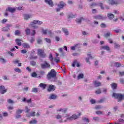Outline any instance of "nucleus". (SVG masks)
Listing matches in <instances>:
<instances>
[{
    "instance_id": "1",
    "label": "nucleus",
    "mask_w": 124,
    "mask_h": 124,
    "mask_svg": "<svg viewBox=\"0 0 124 124\" xmlns=\"http://www.w3.org/2000/svg\"><path fill=\"white\" fill-rule=\"evenodd\" d=\"M82 115V113L79 112L78 115H76V114H73L70 117H68L64 121V122H66V121H69L70 122H72L73 120H77V119H79L80 118V116Z\"/></svg>"
},
{
    "instance_id": "2",
    "label": "nucleus",
    "mask_w": 124,
    "mask_h": 124,
    "mask_svg": "<svg viewBox=\"0 0 124 124\" xmlns=\"http://www.w3.org/2000/svg\"><path fill=\"white\" fill-rule=\"evenodd\" d=\"M112 97H114L116 99H118V102L122 101V100H124V94H122L121 93H114L112 94Z\"/></svg>"
},
{
    "instance_id": "3",
    "label": "nucleus",
    "mask_w": 124,
    "mask_h": 124,
    "mask_svg": "<svg viewBox=\"0 0 124 124\" xmlns=\"http://www.w3.org/2000/svg\"><path fill=\"white\" fill-rule=\"evenodd\" d=\"M57 76V73L56 71L54 69H52L50 71V72L47 74V78L50 80L52 78H54L56 79V76Z\"/></svg>"
},
{
    "instance_id": "4",
    "label": "nucleus",
    "mask_w": 124,
    "mask_h": 124,
    "mask_svg": "<svg viewBox=\"0 0 124 124\" xmlns=\"http://www.w3.org/2000/svg\"><path fill=\"white\" fill-rule=\"evenodd\" d=\"M107 2L110 5H117L122 3V1L120 0H107Z\"/></svg>"
},
{
    "instance_id": "5",
    "label": "nucleus",
    "mask_w": 124,
    "mask_h": 124,
    "mask_svg": "<svg viewBox=\"0 0 124 124\" xmlns=\"http://www.w3.org/2000/svg\"><path fill=\"white\" fill-rule=\"evenodd\" d=\"M50 67L51 65L46 61H45L44 63L41 64V68L42 69H46V68H50Z\"/></svg>"
},
{
    "instance_id": "6",
    "label": "nucleus",
    "mask_w": 124,
    "mask_h": 124,
    "mask_svg": "<svg viewBox=\"0 0 124 124\" xmlns=\"http://www.w3.org/2000/svg\"><path fill=\"white\" fill-rule=\"evenodd\" d=\"M38 55L41 57V58H45L46 54H44V51L42 49H39L38 50Z\"/></svg>"
},
{
    "instance_id": "7",
    "label": "nucleus",
    "mask_w": 124,
    "mask_h": 124,
    "mask_svg": "<svg viewBox=\"0 0 124 124\" xmlns=\"http://www.w3.org/2000/svg\"><path fill=\"white\" fill-rule=\"evenodd\" d=\"M16 8L15 7H8L6 9V11H8V12H10V13H14L16 11Z\"/></svg>"
},
{
    "instance_id": "8",
    "label": "nucleus",
    "mask_w": 124,
    "mask_h": 124,
    "mask_svg": "<svg viewBox=\"0 0 124 124\" xmlns=\"http://www.w3.org/2000/svg\"><path fill=\"white\" fill-rule=\"evenodd\" d=\"M0 93L1 94H4L7 92V89H5V87L3 85L0 86Z\"/></svg>"
},
{
    "instance_id": "9",
    "label": "nucleus",
    "mask_w": 124,
    "mask_h": 124,
    "mask_svg": "<svg viewBox=\"0 0 124 124\" xmlns=\"http://www.w3.org/2000/svg\"><path fill=\"white\" fill-rule=\"evenodd\" d=\"M56 90V86L53 85H50L48 86V88L47 89V91L50 92H54Z\"/></svg>"
},
{
    "instance_id": "10",
    "label": "nucleus",
    "mask_w": 124,
    "mask_h": 124,
    "mask_svg": "<svg viewBox=\"0 0 124 124\" xmlns=\"http://www.w3.org/2000/svg\"><path fill=\"white\" fill-rule=\"evenodd\" d=\"M24 19L25 21L29 20V19H31L32 16L31 14H24L23 15Z\"/></svg>"
},
{
    "instance_id": "11",
    "label": "nucleus",
    "mask_w": 124,
    "mask_h": 124,
    "mask_svg": "<svg viewBox=\"0 0 124 124\" xmlns=\"http://www.w3.org/2000/svg\"><path fill=\"white\" fill-rule=\"evenodd\" d=\"M46 3L48 4L50 7H53L54 6V2L52 0H45Z\"/></svg>"
},
{
    "instance_id": "12",
    "label": "nucleus",
    "mask_w": 124,
    "mask_h": 124,
    "mask_svg": "<svg viewBox=\"0 0 124 124\" xmlns=\"http://www.w3.org/2000/svg\"><path fill=\"white\" fill-rule=\"evenodd\" d=\"M88 58H86V62H88V63L91 64V62H90V60H93V57L92 55L90 53L87 54Z\"/></svg>"
},
{
    "instance_id": "13",
    "label": "nucleus",
    "mask_w": 124,
    "mask_h": 124,
    "mask_svg": "<svg viewBox=\"0 0 124 124\" xmlns=\"http://www.w3.org/2000/svg\"><path fill=\"white\" fill-rule=\"evenodd\" d=\"M94 19L98 20H104V19H106V17H103L102 16L99 15L98 16H94Z\"/></svg>"
},
{
    "instance_id": "14",
    "label": "nucleus",
    "mask_w": 124,
    "mask_h": 124,
    "mask_svg": "<svg viewBox=\"0 0 124 124\" xmlns=\"http://www.w3.org/2000/svg\"><path fill=\"white\" fill-rule=\"evenodd\" d=\"M94 87H95V88L100 87L101 86V82L97 80H95L94 82Z\"/></svg>"
},
{
    "instance_id": "15",
    "label": "nucleus",
    "mask_w": 124,
    "mask_h": 124,
    "mask_svg": "<svg viewBox=\"0 0 124 124\" xmlns=\"http://www.w3.org/2000/svg\"><path fill=\"white\" fill-rule=\"evenodd\" d=\"M65 5H66V4L63 1H61L59 4H58V7H60V8H63Z\"/></svg>"
},
{
    "instance_id": "16",
    "label": "nucleus",
    "mask_w": 124,
    "mask_h": 124,
    "mask_svg": "<svg viewBox=\"0 0 124 124\" xmlns=\"http://www.w3.org/2000/svg\"><path fill=\"white\" fill-rule=\"evenodd\" d=\"M85 19L83 17L78 18L76 19V22L77 24H81L82 21H84Z\"/></svg>"
},
{
    "instance_id": "17",
    "label": "nucleus",
    "mask_w": 124,
    "mask_h": 124,
    "mask_svg": "<svg viewBox=\"0 0 124 124\" xmlns=\"http://www.w3.org/2000/svg\"><path fill=\"white\" fill-rule=\"evenodd\" d=\"M57 98H58V96L54 94H51L50 96L48 97L49 99L55 100V99H57Z\"/></svg>"
},
{
    "instance_id": "18",
    "label": "nucleus",
    "mask_w": 124,
    "mask_h": 124,
    "mask_svg": "<svg viewBox=\"0 0 124 124\" xmlns=\"http://www.w3.org/2000/svg\"><path fill=\"white\" fill-rule=\"evenodd\" d=\"M67 18L68 19H73V18H75V15H73L72 13H70L68 14Z\"/></svg>"
},
{
    "instance_id": "19",
    "label": "nucleus",
    "mask_w": 124,
    "mask_h": 124,
    "mask_svg": "<svg viewBox=\"0 0 124 124\" xmlns=\"http://www.w3.org/2000/svg\"><path fill=\"white\" fill-rule=\"evenodd\" d=\"M21 41H22V40L20 39H16V42L17 45H18V46H22V43L21 42Z\"/></svg>"
},
{
    "instance_id": "20",
    "label": "nucleus",
    "mask_w": 124,
    "mask_h": 124,
    "mask_svg": "<svg viewBox=\"0 0 124 124\" xmlns=\"http://www.w3.org/2000/svg\"><path fill=\"white\" fill-rule=\"evenodd\" d=\"M62 31L64 33H65V35H68L69 34V32L67 29L62 28Z\"/></svg>"
},
{
    "instance_id": "21",
    "label": "nucleus",
    "mask_w": 124,
    "mask_h": 124,
    "mask_svg": "<svg viewBox=\"0 0 124 124\" xmlns=\"http://www.w3.org/2000/svg\"><path fill=\"white\" fill-rule=\"evenodd\" d=\"M104 37H106V38H108V37H110V36H112V33L108 31L106 34H104Z\"/></svg>"
},
{
    "instance_id": "22",
    "label": "nucleus",
    "mask_w": 124,
    "mask_h": 124,
    "mask_svg": "<svg viewBox=\"0 0 124 124\" xmlns=\"http://www.w3.org/2000/svg\"><path fill=\"white\" fill-rule=\"evenodd\" d=\"M11 25H7V26L6 27H3L2 28V31H9V27H10Z\"/></svg>"
},
{
    "instance_id": "23",
    "label": "nucleus",
    "mask_w": 124,
    "mask_h": 124,
    "mask_svg": "<svg viewBox=\"0 0 124 124\" xmlns=\"http://www.w3.org/2000/svg\"><path fill=\"white\" fill-rule=\"evenodd\" d=\"M103 107L101 105H96L94 107V109L95 110H100V109H102Z\"/></svg>"
},
{
    "instance_id": "24",
    "label": "nucleus",
    "mask_w": 124,
    "mask_h": 124,
    "mask_svg": "<svg viewBox=\"0 0 124 124\" xmlns=\"http://www.w3.org/2000/svg\"><path fill=\"white\" fill-rule=\"evenodd\" d=\"M101 49H103V50H106L107 51H110V47L107 46H102Z\"/></svg>"
},
{
    "instance_id": "25",
    "label": "nucleus",
    "mask_w": 124,
    "mask_h": 124,
    "mask_svg": "<svg viewBox=\"0 0 124 124\" xmlns=\"http://www.w3.org/2000/svg\"><path fill=\"white\" fill-rule=\"evenodd\" d=\"M23 112H24V110L18 108L16 110V115H20V114H22Z\"/></svg>"
},
{
    "instance_id": "26",
    "label": "nucleus",
    "mask_w": 124,
    "mask_h": 124,
    "mask_svg": "<svg viewBox=\"0 0 124 124\" xmlns=\"http://www.w3.org/2000/svg\"><path fill=\"white\" fill-rule=\"evenodd\" d=\"M35 25H36V24H34V23H33V21L31 23V27H32V28L35 29H38V26Z\"/></svg>"
},
{
    "instance_id": "27",
    "label": "nucleus",
    "mask_w": 124,
    "mask_h": 124,
    "mask_svg": "<svg viewBox=\"0 0 124 124\" xmlns=\"http://www.w3.org/2000/svg\"><path fill=\"white\" fill-rule=\"evenodd\" d=\"M82 120L84 123H86V124H89L90 123V119L86 117H83Z\"/></svg>"
},
{
    "instance_id": "28",
    "label": "nucleus",
    "mask_w": 124,
    "mask_h": 124,
    "mask_svg": "<svg viewBox=\"0 0 124 124\" xmlns=\"http://www.w3.org/2000/svg\"><path fill=\"white\" fill-rule=\"evenodd\" d=\"M33 21V23H34V24H37L38 25H42L43 23L42 21H40L39 20H34Z\"/></svg>"
},
{
    "instance_id": "29",
    "label": "nucleus",
    "mask_w": 124,
    "mask_h": 124,
    "mask_svg": "<svg viewBox=\"0 0 124 124\" xmlns=\"http://www.w3.org/2000/svg\"><path fill=\"white\" fill-rule=\"evenodd\" d=\"M95 114L96 115H103V111L101 110H96L95 111Z\"/></svg>"
},
{
    "instance_id": "30",
    "label": "nucleus",
    "mask_w": 124,
    "mask_h": 124,
    "mask_svg": "<svg viewBox=\"0 0 124 124\" xmlns=\"http://www.w3.org/2000/svg\"><path fill=\"white\" fill-rule=\"evenodd\" d=\"M99 61L98 60H95L94 62V65L96 68H98V62Z\"/></svg>"
},
{
    "instance_id": "31",
    "label": "nucleus",
    "mask_w": 124,
    "mask_h": 124,
    "mask_svg": "<svg viewBox=\"0 0 124 124\" xmlns=\"http://www.w3.org/2000/svg\"><path fill=\"white\" fill-rule=\"evenodd\" d=\"M108 17L109 20H112V19L114 18V15H113L112 14H108Z\"/></svg>"
},
{
    "instance_id": "32",
    "label": "nucleus",
    "mask_w": 124,
    "mask_h": 124,
    "mask_svg": "<svg viewBox=\"0 0 124 124\" xmlns=\"http://www.w3.org/2000/svg\"><path fill=\"white\" fill-rule=\"evenodd\" d=\"M83 78H84V74H80L78 76V80H80V79H83Z\"/></svg>"
},
{
    "instance_id": "33",
    "label": "nucleus",
    "mask_w": 124,
    "mask_h": 124,
    "mask_svg": "<svg viewBox=\"0 0 124 124\" xmlns=\"http://www.w3.org/2000/svg\"><path fill=\"white\" fill-rule=\"evenodd\" d=\"M22 46L24 48H30V45H29V44L23 43L22 44Z\"/></svg>"
},
{
    "instance_id": "34",
    "label": "nucleus",
    "mask_w": 124,
    "mask_h": 124,
    "mask_svg": "<svg viewBox=\"0 0 124 124\" xmlns=\"http://www.w3.org/2000/svg\"><path fill=\"white\" fill-rule=\"evenodd\" d=\"M95 93H96V94H100L101 93V90H100V88L98 89L95 91Z\"/></svg>"
},
{
    "instance_id": "35",
    "label": "nucleus",
    "mask_w": 124,
    "mask_h": 124,
    "mask_svg": "<svg viewBox=\"0 0 124 124\" xmlns=\"http://www.w3.org/2000/svg\"><path fill=\"white\" fill-rule=\"evenodd\" d=\"M7 102L9 103V104H14L15 102H14L13 100H12L11 99H8L7 100Z\"/></svg>"
},
{
    "instance_id": "36",
    "label": "nucleus",
    "mask_w": 124,
    "mask_h": 124,
    "mask_svg": "<svg viewBox=\"0 0 124 124\" xmlns=\"http://www.w3.org/2000/svg\"><path fill=\"white\" fill-rule=\"evenodd\" d=\"M30 60H37V56H33V55H31V56L29 57Z\"/></svg>"
},
{
    "instance_id": "37",
    "label": "nucleus",
    "mask_w": 124,
    "mask_h": 124,
    "mask_svg": "<svg viewBox=\"0 0 124 124\" xmlns=\"http://www.w3.org/2000/svg\"><path fill=\"white\" fill-rule=\"evenodd\" d=\"M30 64L31 65H32V66H35V65H36V62L33 61H31Z\"/></svg>"
},
{
    "instance_id": "38",
    "label": "nucleus",
    "mask_w": 124,
    "mask_h": 124,
    "mask_svg": "<svg viewBox=\"0 0 124 124\" xmlns=\"http://www.w3.org/2000/svg\"><path fill=\"white\" fill-rule=\"evenodd\" d=\"M46 86L47 85L46 84H44L43 83H41L39 84V87H40V88H42L44 89H46Z\"/></svg>"
},
{
    "instance_id": "39",
    "label": "nucleus",
    "mask_w": 124,
    "mask_h": 124,
    "mask_svg": "<svg viewBox=\"0 0 124 124\" xmlns=\"http://www.w3.org/2000/svg\"><path fill=\"white\" fill-rule=\"evenodd\" d=\"M15 71H16V72H18V73H22V70H21V69L17 67L15 68Z\"/></svg>"
},
{
    "instance_id": "40",
    "label": "nucleus",
    "mask_w": 124,
    "mask_h": 124,
    "mask_svg": "<svg viewBox=\"0 0 124 124\" xmlns=\"http://www.w3.org/2000/svg\"><path fill=\"white\" fill-rule=\"evenodd\" d=\"M111 88L113 89V90H116V89H117V84L112 83L111 84Z\"/></svg>"
},
{
    "instance_id": "41",
    "label": "nucleus",
    "mask_w": 124,
    "mask_h": 124,
    "mask_svg": "<svg viewBox=\"0 0 124 124\" xmlns=\"http://www.w3.org/2000/svg\"><path fill=\"white\" fill-rule=\"evenodd\" d=\"M25 32L26 33V34H27V35L31 34V30L29 28L25 30Z\"/></svg>"
},
{
    "instance_id": "42",
    "label": "nucleus",
    "mask_w": 124,
    "mask_h": 124,
    "mask_svg": "<svg viewBox=\"0 0 124 124\" xmlns=\"http://www.w3.org/2000/svg\"><path fill=\"white\" fill-rule=\"evenodd\" d=\"M15 35H20L21 32L19 30H16L15 32Z\"/></svg>"
},
{
    "instance_id": "43",
    "label": "nucleus",
    "mask_w": 124,
    "mask_h": 124,
    "mask_svg": "<svg viewBox=\"0 0 124 124\" xmlns=\"http://www.w3.org/2000/svg\"><path fill=\"white\" fill-rule=\"evenodd\" d=\"M36 123H37V121H36L35 119L31 120L30 122V124H35Z\"/></svg>"
},
{
    "instance_id": "44",
    "label": "nucleus",
    "mask_w": 124,
    "mask_h": 124,
    "mask_svg": "<svg viewBox=\"0 0 124 124\" xmlns=\"http://www.w3.org/2000/svg\"><path fill=\"white\" fill-rule=\"evenodd\" d=\"M78 45H79V44H77V45H75L73 46H71V49H72L73 51H75V49H76L75 47H77L78 46Z\"/></svg>"
},
{
    "instance_id": "45",
    "label": "nucleus",
    "mask_w": 124,
    "mask_h": 124,
    "mask_svg": "<svg viewBox=\"0 0 124 124\" xmlns=\"http://www.w3.org/2000/svg\"><path fill=\"white\" fill-rule=\"evenodd\" d=\"M114 64L116 67H119V66H121V63L119 62H115L114 63Z\"/></svg>"
},
{
    "instance_id": "46",
    "label": "nucleus",
    "mask_w": 124,
    "mask_h": 124,
    "mask_svg": "<svg viewBox=\"0 0 124 124\" xmlns=\"http://www.w3.org/2000/svg\"><path fill=\"white\" fill-rule=\"evenodd\" d=\"M49 59L51 61V62H53V60H54V58H53V55H52V53H50L49 54Z\"/></svg>"
},
{
    "instance_id": "47",
    "label": "nucleus",
    "mask_w": 124,
    "mask_h": 124,
    "mask_svg": "<svg viewBox=\"0 0 124 124\" xmlns=\"http://www.w3.org/2000/svg\"><path fill=\"white\" fill-rule=\"evenodd\" d=\"M37 92H38V90L37 89V88H34L32 89V91H31L32 93H37Z\"/></svg>"
},
{
    "instance_id": "48",
    "label": "nucleus",
    "mask_w": 124,
    "mask_h": 124,
    "mask_svg": "<svg viewBox=\"0 0 124 124\" xmlns=\"http://www.w3.org/2000/svg\"><path fill=\"white\" fill-rule=\"evenodd\" d=\"M0 62H2V63H5V62H6V61L5 60V59L3 58H0Z\"/></svg>"
},
{
    "instance_id": "49",
    "label": "nucleus",
    "mask_w": 124,
    "mask_h": 124,
    "mask_svg": "<svg viewBox=\"0 0 124 124\" xmlns=\"http://www.w3.org/2000/svg\"><path fill=\"white\" fill-rule=\"evenodd\" d=\"M37 43L38 44H40L41 43H42V40L41 38H39L37 40Z\"/></svg>"
},
{
    "instance_id": "50",
    "label": "nucleus",
    "mask_w": 124,
    "mask_h": 124,
    "mask_svg": "<svg viewBox=\"0 0 124 124\" xmlns=\"http://www.w3.org/2000/svg\"><path fill=\"white\" fill-rule=\"evenodd\" d=\"M93 120L95 122H99V117H93Z\"/></svg>"
},
{
    "instance_id": "51",
    "label": "nucleus",
    "mask_w": 124,
    "mask_h": 124,
    "mask_svg": "<svg viewBox=\"0 0 124 124\" xmlns=\"http://www.w3.org/2000/svg\"><path fill=\"white\" fill-rule=\"evenodd\" d=\"M76 63H77V61H74V62L72 64V66H73V67H75V65H76Z\"/></svg>"
},
{
    "instance_id": "52",
    "label": "nucleus",
    "mask_w": 124,
    "mask_h": 124,
    "mask_svg": "<svg viewBox=\"0 0 124 124\" xmlns=\"http://www.w3.org/2000/svg\"><path fill=\"white\" fill-rule=\"evenodd\" d=\"M45 40L47 43H51V40H50V39H48V38H45Z\"/></svg>"
},
{
    "instance_id": "53",
    "label": "nucleus",
    "mask_w": 124,
    "mask_h": 124,
    "mask_svg": "<svg viewBox=\"0 0 124 124\" xmlns=\"http://www.w3.org/2000/svg\"><path fill=\"white\" fill-rule=\"evenodd\" d=\"M37 76V74L36 72H33L31 74L32 77H36Z\"/></svg>"
},
{
    "instance_id": "54",
    "label": "nucleus",
    "mask_w": 124,
    "mask_h": 124,
    "mask_svg": "<svg viewBox=\"0 0 124 124\" xmlns=\"http://www.w3.org/2000/svg\"><path fill=\"white\" fill-rule=\"evenodd\" d=\"M62 115L58 114L57 115H56V119H57V120H59L60 119H62Z\"/></svg>"
},
{
    "instance_id": "55",
    "label": "nucleus",
    "mask_w": 124,
    "mask_h": 124,
    "mask_svg": "<svg viewBox=\"0 0 124 124\" xmlns=\"http://www.w3.org/2000/svg\"><path fill=\"white\" fill-rule=\"evenodd\" d=\"M66 111H67V109L66 108H62L61 112L64 113V114H65L66 113Z\"/></svg>"
},
{
    "instance_id": "56",
    "label": "nucleus",
    "mask_w": 124,
    "mask_h": 124,
    "mask_svg": "<svg viewBox=\"0 0 124 124\" xmlns=\"http://www.w3.org/2000/svg\"><path fill=\"white\" fill-rule=\"evenodd\" d=\"M34 40H35L34 37H31V39L30 40L31 43H32L33 42H34Z\"/></svg>"
},
{
    "instance_id": "57",
    "label": "nucleus",
    "mask_w": 124,
    "mask_h": 124,
    "mask_svg": "<svg viewBox=\"0 0 124 124\" xmlns=\"http://www.w3.org/2000/svg\"><path fill=\"white\" fill-rule=\"evenodd\" d=\"M101 28H106V24H104V23H102L101 24Z\"/></svg>"
},
{
    "instance_id": "58",
    "label": "nucleus",
    "mask_w": 124,
    "mask_h": 124,
    "mask_svg": "<svg viewBox=\"0 0 124 124\" xmlns=\"http://www.w3.org/2000/svg\"><path fill=\"white\" fill-rule=\"evenodd\" d=\"M108 41L109 43H110V44H112L113 43V40L112 39L108 38Z\"/></svg>"
},
{
    "instance_id": "59",
    "label": "nucleus",
    "mask_w": 124,
    "mask_h": 124,
    "mask_svg": "<svg viewBox=\"0 0 124 124\" xmlns=\"http://www.w3.org/2000/svg\"><path fill=\"white\" fill-rule=\"evenodd\" d=\"M22 54H26L27 53V50L26 49H22L21 50Z\"/></svg>"
},
{
    "instance_id": "60",
    "label": "nucleus",
    "mask_w": 124,
    "mask_h": 124,
    "mask_svg": "<svg viewBox=\"0 0 124 124\" xmlns=\"http://www.w3.org/2000/svg\"><path fill=\"white\" fill-rule=\"evenodd\" d=\"M67 3H68V4H72L73 3V1L71 0H68Z\"/></svg>"
},
{
    "instance_id": "61",
    "label": "nucleus",
    "mask_w": 124,
    "mask_h": 124,
    "mask_svg": "<svg viewBox=\"0 0 124 124\" xmlns=\"http://www.w3.org/2000/svg\"><path fill=\"white\" fill-rule=\"evenodd\" d=\"M47 34H49V35H52V31L51 30H47Z\"/></svg>"
},
{
    "instance_id": "62",
    "label": "nucleus",
    "mask_w": 124,
    "mask_h": 124,
    "mask_svg": "<svg viewBox=\"0 0 124 124\" xmlns=\"http://www.w3.org/2000/svg\"><path fill=\"white\" fill-rule=\"evenodd\" d=\"M7 116H8V113L7 112L3 113V117H7Z\"/></svg>"
},
{
    "instance_id": "63",
    "label": "nucleus",
    "mask_w": 124,
    "mask_h": 124,
    "mask_svg": "<svg viewBox=\"0 0 124 124\" xmlns=\"http://www.w3.org/2000/svg\"><path fill=\"white\" fill-rule=\"evenodd\" d=\"M43 32L44 33V34H47V30H43Z\"/></svg>"
},
{
    "instance_id": "64",
    "label": "nucleus",
    "mask_w": 124,
    "mask_h": 124,
    "mask_svg": "<svg viewBox=\"0 0 124 124\" xmlns=\"http://www.w3.org/2000/svg\"><path fill=\"white\" fill-rule=\"evenodd\" d=\"M119 74L121 76H124V72H119Z\"/></svg>"
}]
</instances>
